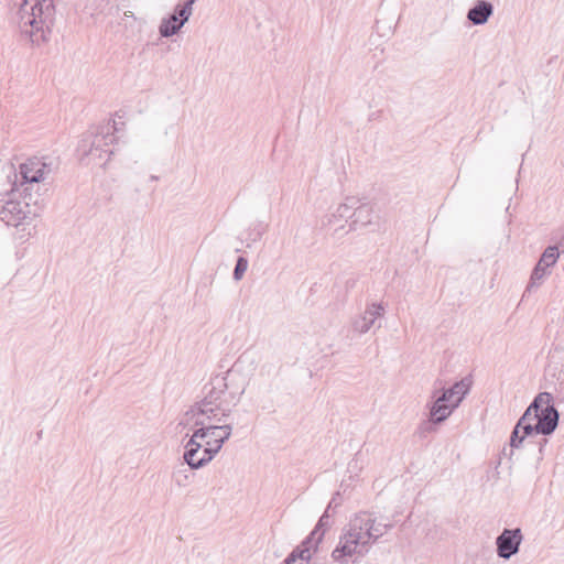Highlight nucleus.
<instances>
[{
    "mask_svg": "<svg viewBox=\"0 0 564 564\" xmlns=\"http://www.w3.org/2000/svg\"><path fill=\"white\" fill-rule=\"evenodd\" d=\"M245 356L240 355L224 376L216 375L210 378L203 388V400L195 403L186 412V416L206 417L208 422H225L245 392V380H235V375L241 371Z\"/></svg>",
    "mask_w": 564,
    "mask_h": 564,
    "instance_id": "nucleus-1",
    "label": "nucleus"
},
{
    "mask_svg": "<svg viewBox=\"0 0 564 564\" xmlns=\"http://www.w3.org/2000/svg\"><path fill=\"white\" fill-rule=\"evenodd\" d=\"M195 427L193 435L185 444L184 462L191 469H199L207 465L221 449L230 437L231 424L208 422L206 417L188 416Z\"/></svg>",
    "mask_w": 564,
    "mask_h": 564,
    "instance_id": "nucleus-2",
    "label": "nucleus"
},
{
    "mask_svg": "<svg viewBox=\"0 0 564 564\" xmlns=\"http://www.w3.org/2000/svg\"><path fill=\"white\" fill-rule=\"evenodd\" d=\"M55 13L53 0H23L15 14L21 36L37 46L48 42Z\"/></svg>",
    "mask_w": 564,
    "mask_h": 564,
    "instance_id": "nucleus-3",
    "label": "nucleus"
},
{
    "mask_svg": "<svg viewBox=\"0 0 564 564\" xmlns=\"http://www.w3.org/2000/svg\"><path fill=\"white\" fill-rule=\"evenodd\" d=\"M45 203L39 191L26 192V188L11 187L10 193L0 194V220L8 226L20 227L30 225L40 216Z\"/></svg>",
    "mask_w": 564,
    "mask_h": 564,
    "instance_id": "nucleus-4",
    "label": "nucleus"
},
{
    "mask_svg": "<svg viewBox=\"0 0 564 564\" xmlns=\"http://www.w3.org/2000/svg\"><path fill=\"white\" fill-rule=\"evenodd\" d=\"M560 413L553 403L550 392H540L519 419V426H523L527 435L553 434L558 425Z\"/></svg>",
    "mask_w": 564,
    "mask_h": 564,
    "instance_id": "nucleus-5",
    "label": "nucleus"
},
{
    "mask_svg": "<svg viewBox=\"0 0 564 564\" xmlns=\"http://www.w3.org/2000/svg\"><path fill=\"white\" fill-rule=\"evenodd\" d=\"M45 158H31L20 164L19 172L10 167L6 175L11 187L26 188V192L39 191L41 193V182H43L54 171L53 161H46Z\"/></svg>",
    "mask_w": 564,
    "mask_h": 564,
    "instance_id": "nucleus-6",
    "label": "nucleus"
},
{
    "mask_svg": "<svg viewBox=\"0 0 564 564\" xmlns=\"http://www.w3.org/2000/svg\"><path fill=\"white\" fill-rule=\"evenodd\" d=\"M120 130L116 120H110L107 124L101 126L94 135L82 139L78 150L94 163L105 165L109 156L113 154L112 150L105 147L118 141L116 132Z\"/></svg>",
    "mask_w": 564,
    "mask_h": 564,
    "instance_id": "nucleus-7",
    "label": "nucleus"
},
{
    "mask_svg": "<svg viewBox=\"0 0 564 564\" xmlns=\"http://www.w3.org/2000/svg\"><path fill=\"white\" fill-rule=\"evenodd\" d=\"M534 437L535 435H527L525 431L523 430V426H519L518 421L510 435L509 449L507 447H503L502 455L509 456V458L511 459L514 449H536V462H541L543 459L544 448L549 441L545 437H540L538 441H534Z\"/></svg>",
    "mask_w": 564,
    "mask_h": 564,
    "instance_id": "nucleus-8",
    "label": "nucleus"
},
{
    "mask_svg": "<svg viewBox=\"0 0 564 564\" xmlns=\"http://www.w3.org/2000/svg\"><path fill=\"white\" fill-rule=\"evenodd\" d=\"M370 541L364 540V536L352 532L349 527L340 536L338 545L332 552V557L336 562L344 563L346 557H350L355 554L364 556L368 553Z\"/></svg>",
    "mask_w": 564,
    "mask_h": 564,
    "instance_id": "nucleus-9",
    "label": "nucleus"
},
{
    "mask_svg": "<svg viewBox=\"0 0 564 564\" xmlns=\"http://www.w3.org/2000/svg\"><path fill=\"white\" fill-rule=\"evenodd\" d=\"M522 540L521 529H503L496 539L497 555L500 558L509 560L519 552Z\"/></svg>",
    "mask_w": 564,
    "mask_h": 564,
    "instance_id": "nucleus-10",
    "label": "nucleus"
},
{
    "mask_svg": "<svg viewBox=\"0 0 564 564\" xmlns=\"http://www.w3.org/2000/svg\"><path fill=\"white\" fill-rule=\"evenodd\" d=\"M383 313L384 308L381 304H369L362 314L351 319V330L355 334L362 335L368 333L372 327H380V324L376 325V323L383 316Z\"/></svg>",
    "mask_w": 564,
    "mask_h": 564,
    "instance_id": "nucleus-11",
    "label": "nucleus"
},
{
    "mask_svg": "<svg viewBox=\"0 0 564 564\" xmlns=\"http://www.w3.org/2000/svg\"><path fill=\"white\" fill-rule=\"evenodd\" d=\"M471 387V380L469 377H465L459 381H456L449 388H443L440 397V401H444L452 404V409H457L465 397L469 393Z\"/></svg>",
    "mask_w": 564,
    "mask_h": 564,
    "instance_id": "nucleus-12",
    "label": "nucleus"
},
{
    "mask_svg": "<svg viewBox=\"0 0 564 564\" xmlns=\"http://www.w3.org/2000/svg\"><path fill=\"white\" fill-rule=\"evenodd\" d=\"M494 4L487 0H477L467 12V20L473 25H484L494 14Z\"/></svg>",
    "mask_w": 564,
    "mask_h": 564,
    "instance_id": "nucleus-13",
    "label": "nucleus"
},
{
    "mask_svg": "<svg viewBox=\"0 0 564 564\" xmlns=\"http://www.w3.org/2000/svg\"><path fill=\"white\" fill-rule=\"evenodd\" d=\"M329 517V511L326 509L318 519L313 531L303 540V542L308 546H312L314 551L317 550L318 544L322 542L326 529L330 527Z\"/></svg>",
    "mask_w": 564,
    "mask_h": 564,
    "instance_id": "nucleus-14",
    "label": "nucleus"
},
{
    "mask_svg": "<svg viewBox=\"0 0 564 564\" xmlns=\"http://www.w3.org/2000/svg\"><path fill=\"white\" fill-rule=\"evenodd\" d=\"M432 398L433 401L430 405V417L432 423H442L453 413L455 409H452V404L440 401V397H437L436 393H434Z\"/></svg>",
    "mask_w": 564,
    "mask_h": 564,
    "instance_id": "nucleus-15",
    "label": "nucleus"
},
{
    "mask_svg": "<svg viewBox=\"0 0 564 564\" xmlns=\"http://www.w3.org/2000/svg\"><path fill=\"white\" fill-rule=\"evenodd\" d=\"M371 214L372 209L369 205L362 204L359 206L355 205L354 212L351 214V224L349 225L350 230H355L360 227H365L371 224Z\"/></svg>",
    "mask_w": 564,
    "mask_h": 564,
    "instance_id": "nucleus-16",
    "label": "nucleus"
},
{
    "mask_svg": "<svg viewBox=\"0 0 564 564\" xmlns=\"http://www.w3.org/2000/svg\"><path fill=\"white\" fill-rule=\"evenodd\" d=\"M312 546L303 541L283 561V564H308L311 561Z\"/></svg>",
    "mask_w": 564,
    "mask_h": 564,
    "instance_id": "nucleus-17",
    "label": "nucleus"
},
{
    "mask_svg": "<svg viewBox=\"0 0 564 564\" xmlns=\"http://www.w3.org/2000/svg\"><path fill=\"white\" fill-rule=\"evenodd\" d=\"M370 523H373L371 514L368 512H360L349 522V527L352 532H356L358 535L364 536V540H367V528Z\"/></svg>",
    "mask_w": 564,
    "mask_h": 564,
    "instance_id": "nucleus-18",
    "label": "nucleus"
},
{
    "mask_svg": "<svg viewBox=\"0 0 564 564\" xmlns=\"http://www.w3.org/2000/svg\"><path fill=\"white\" fill-rule=\"evenodd\" d=\"M184 26L181 20L176 17L169 15L163 18L159 25V33L162 37H171L177 34Z\"/></svg>",
    "mask_w": 564,
    "mask_h": 564,
    "instance_id": "nucleus-19",
    "label": "nucleus"
},
{
    "mask_svg": "<svg viewBox=\"0 0 564 564\" xmlns=\"http://www.w3.org/2000/svg\"><path fill=\"white\" fill-rule=\"evenodd\" d=\"M545 375L556 380L564 379V362L562 361L561 355L549 356V361L545 365Z\"/></svg>",
    "mask_w": 564,
    "mask_h": 564,
    "instance_id": "nucleus-20",
    "label": "nucleus"
},
{
    "mask_svg": "<svg viewBox=\"0 0 564 564\" xmlns=\"http://www.w3.org/2000/svg\"><path fill=\"white\" fill-rule=\"evenodd\" d=\"M391 528V523L377 522L373 518V523H370L367 528V540L370 541V545L377 542V540L386 534Z\"/></svg>",
    "mask_w": 564,
    "mask_h": 564,
    "instance_id": "nucleus-21",
    "label": "nucleus"
},
{
    "mask_svg": "<svg viewBox=\"0 0 564 564\" xmlns=\"http://www.w3.org/2000/svg\"><path fill=\"white\" fill-rule=\"evenodd\" d=\"M197 0H186L184 3H177L171 15L176 17L183 24H185L193 13V4Z\"/></svg>",
    "mask_w": 564,
    "mask_h": 564,
    "instance_id": "nucleus-22",
    "label": "nucleus"
},
{
    "mask_svg": "<svg viewBox=\"0 0 564 564\" xmlns=\"http://www.w3.org/2000/svg\"><path fill=\"white\" fill-rule=\"evenodd\" d=\"M549 268L544 267L543 263L539 260L535 267L532 270L530 282L527 286V292H531L533 288H538L543 280V278L550 272L547 271Z\"/></svg>",
    "mask_w": 564,
    "mask_h": 564,
    "instance_id": "nucleus-23",
    "label": "nucleus"
},
{
    "mask_svg": "<svg viewBox=\"0 0 564 564\" xmlns=\"http://www.w3.org/2000/svg\"><path fill=\"white\" fill-rule=\"evenodd\" d=\"M358 202L354 198V197H350V198H347L345 203L340 204L336 212L333 214V218H351V214L354 212V208H355V205L357 204Z\"/></svg>",
    "mask_w": 564,
    "mask_h": 564,
    "instance_id": "nucleus-24",
    "label": "nucleus"
},
{
    "mask_svg": "<svg viewBox=\"0 0 564 564\" xmlns=\"http://www.w3.org/2000/svg\"><path fill=\"white\" fill-rule=\"evenodd\" d=\"M560 258V251L556 246H549L540 257L541 263L546 268L553 267Z\"/></svg>",
    "mask_w": 564,
    "mask_h": 564,
    "instance_id": "nucleus-25",
    "label": "nucleus"
},
{
    "mask_svg": "<svg viewBox=\"0 0 564 564\" xmlns=\"http://www.w3.org/2000/svg\"><path fill=\"white\" fill-rule=\"evenodd\" d=\"M248 269V260L245 257H239L236 261V265L234 269L232 278L236 281H239L242 279L245 272Z\"/></svg>",
    "mask_w": 564,
    "mask_h": 564,
    "instance_id": "nucleus-26",
    "label": "nucleus"
},
{
    "mask_svg": "<svg viewBox=\"0 0 564 564\" xmlns=\"http://www.w3.org/2000/svg\"><path fill=\"white\" fill-rule=\"evenodd\" d=\"M265 231V226L262 223H257L253 228H251L248 232L247 239L256 242L261 239L262 235Z\"/></svg>",
    "mask_w": 564,
    "mask_h": 564,
    "instance_id": "nucleus-27",
    "label": "nucleus"
},
{
    "mask_svg": "<svg viewBox=\"0 0 564 564\" xmlns=\"http://www.w3.org/2000/svg\"><path fill=\"white\" fill-rule=\"evenodd\" d=\"M173 479L177 486H186L188 480L187 470L177 469L173 473Z\"/></svg>",
    "mask_w": 564,
    "mask_h": 564,
    "instance_id": "nucleus-28",
    "label": "nucleus"
},
{
    "mask_svg": "<svg viewBox=\"0 0 564 564\" xmlns=\"http://www.w3.org/2000/svg\"><path fill=\"white\" fill-rule=\"evenodd\" d=\"M437 424L438 423H432L431 417H429L427 421H424L420 424V426H419L420 434L424 436L426 433H432L433 431H435V425H437Z\"/></svg>",
    "mask_w": 564,
    "mask_h": 564,
    "instance_id": "nucleus-29",
    "label": "nucleus"
},
{
    "mask_svg": "<svg viewBox=\"0 0 564 564\" xmlns=\"http://www.w3.org/2000/svg\"><path fill=\"white\" fill-rule=\"evenodd\" d=\"M339 496H340V494L337 491V492L332 497V499H330V501H329V503H328V506H327V508H326V509H328V511H329V510H332V509L337 508V507L340 505V502H339V501H337V498H338Z\"/></svg>",
    "mask_w": 564,
    "mask_h": 564,
    "instance_id": "nucleus-30",
    "label": "nucleus"
},
{
    "mask_svg": "<svg viewBox=\"0 0 564 564\" xmlns=\"http://www.w3.org/2000/svg\"><path fill=\"white\" fill-rule=\"evenodd\" d=\"M326 358H327V355H324V357H323V365H322V367H324V362H326Z\"/></svg>",
    "mask_w": 564,
    "mask_h": 564,
    "instance_id": "nucleus-31",
    "label": "nucleus"
},
{
    "mask_svg": "<svg viewBox=\"0 0 564 564\" xmlns=\"http://www.w3.org/2000/svg\"><path fill=\"white\" fill-rule=\"evenodd\" d=\"M326 358H327V355H324V357H323V365H322V367H324V362H326Z\"/></svg>",
    "mask_w": 564,
    "mask_h": 564,
    "instance_id": "nucleus-32",
    "label": "nucleus"
},
{
    "mask_svg": "<svg viewBox=\"0 0 564 564\" xmlns=\"http://www.w3.org/2000/svg\"><path fill=\"white\" fill-rule=\"evenodd\" d=\"M151 180H152V181H155V180H158V177H156V176H154V175H152V176H151Z\"/></svg>",
    "mask_w": 564,
    "mask_h": 564,
    "instance_id": "nucleus-33",
    "label": "nucleus"
}]
</instances>
